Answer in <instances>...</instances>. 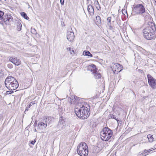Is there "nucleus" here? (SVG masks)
<instances>
[{
    "label": "nucleus",
    "instance_id": "1",
    "mask_svg": "<svg viewBox=\"0 0 156 156\" xmlns=\"http://www.w3.org/2000/svg\"><path fill=\"white\" fill-rule=\"evenodd\" d=\"M90 108L88 104L82 105L80 108H76L75 112L76 115L82 119H85L88 117L90 114Z\"/></svg>",
    "mask_w": 156,
    "mask_h": 156
},
{
    "label": "nucleus",
    "instance_id": "2",
    "mask_svg": "<svg viewBox=\"0 0 156 156\" xmlns=\"http://www.w3.org/2000/svg\"><path fill=\"white\" fill-rule=\"evenodd\" d=\"M5 84L6 87L9 90H15L19 86L17 80L14 77L9 76L7 77L5 81Z\"/></svg>",
    "mask_w": 156,
    "mask_h": 156
},
{
    "label": "nucleus",
    "instance_id": "3",
    "mask_svg": "<svg viewBox=\"0 0 156 156\" xmlns=\"http://www.w3.org/2000/svg\"><path fill=\"white\" fill-rule=\"evenodd\" d=\"M155 27L152 26L147 27L143 30L145 38L148 40L154 39L155 37L154 32Z\"/></svg>",
    "mask_w": 156,
    "mask_h": 156
},
{
    "label": "nucleus",
    "instance_id": "4",
    "mask_svg": "<svg viewBox=\"0 0 156 156\" xmlns=\"http://www.w3.org/2000/svg\"><path fill=\"white\" fill-rule=\"evenodd\" d=\"M77 151L80 156H87L88 151L87 144L84 142L80 143L77 147Z\"/></svg>",
    "mask_w": 156,
    "mask_h": 156
},
{
    "label": "nucleus",
    "instance_id": "5",
    "mask_svg": "<svg viewBox=\"0 0 156 156\" xmlns=\"http://www.w3.org/2000/svg\"><path fill=\"white\" fill-rule=\"evenodd\" d=\"M113 135L111 130L108 127H105L100 133L101 138L103 141H108L111 138Z\"/></svg>",
    "mask_w": 156,
    "mask_h": 156
},
{
    "label": "nucleus",
    "instance_id": "6",
    "mask_svg": "<svg viewBox=\"0 0 156 156\" xmlns=\"http://www.w3.org/2000/svg\"><path fill=\"white\" fill-rule=\"evenodd\" d=\"M132 12L133 14L134 13V15L144 13V16L145 15V17L150 16L149 14L145 12V8L142 4H138L134 6L132 10Z\"/></svg>",
    "mask_w": 156,
    "mask_h": 156
},
{
    "label": "nucleus",
    "instance_id": "7",
    "mask_svg": "<svg viewBox=\"0 0 156 156\" xmlns=\"http://www.w3.org/2000/svg\"><path fill=\"white\" fill-rule=\"evenodd\" d=\"M87 69L88 70L90 71L91 72H92V73L93 74L94 77L96 79H99L101 78V74L97 71L96 66L94 64H91L88 66Z\"/></svg>",
    "mask_w": 156,
    "mask_h": 156
},
{
    "label": "nucleus",
    "instance_id": "8",
    "mask_svg": "<svg viewBox=\"0 0 156 156\" xmlns=\"http://www.w3.org/2000/svg\"><path fill=\"white\" fill-rule=\"evenodd\" d=\"M50 118L48 117L46 118L45 121L44 120L43 122L40 121L39 122L37 126V129L41 130L45 129L46 127L48 124H49L50 123V121H49Z\"/></svg>",
    "mask_w": 156,
    "mask_h": 156
},
{
    "label": "nucleus",
    "instance_id": "9",
    "mask_svg": "<svg viewBox=\"0 0 156 156\" xmlns=\"http://www.w3.org/2000/svg\"><path fill=\"white\" fill-rule=\"evenodd\" d=\"M147 77L149 85L152 89H156V80L149 74L147 75Z\"/></svg>",
    "mask_w": 156,
    "mask_h": 156
},
{
    "label": "nucleus",
    "instance_id": "10",
    "mask_svg": "<svg viewBox=\"0 0 156 156\" xmlns=\"http://www.w3.org/2000/svg\"><path fill=\"white\" fill-rule=\"evenodd\" d=\"M113 71L115 74H117L122 69V67L119 63L114 64L112 67Z\"/></svg>",
    "mask_w": 156,
    "mask_h": 156
},
{
    "label": "nucleus",
    "instance_id": "11",
    "mask_svg": "<svg viewBox=\"0 0 156 156\" xmlns=\"http://www.w3.org/2000/svg\"><path fill=\"white\" fill-rule=\"evenodd\" d=\"M13 19L10 14L6 15L3 17L2 20V23H4L6 25H9L10 23L13 21Z\"/></svg>",
    "mask_w": 156,
    "mask_h": 156
},
{
    "label": "nucleus",
    "instance_id": "12",
    "mask_svg": "<svg viewBox=\"0 0 156 156\" xmlns=\"http://www.w3.org/2000/svg\"><path fill=\"white\" fill-rule=\"evenodd\" d=\"M67 37L68 40L70 42L73 41L75 36L74 33L72 31L71 29H70L67 32Z\"/></svg>",
    "mask_w": 156,
    "mask_h": 156
},
{
    "label": "nucleus",
    "instance_id": "13",
    "mask_svg": "<svg viewBox=\"0 0 156 156\" xmlns=\"http://www.w3.org/2000/svg\"><path fill=\"white\" fill-rule=\"evenodd\" d=\"M58 126L60 128H61V129H63L65 128L66 124L65 118L62 117L60 118Z\"/></svg>",
    "mask_w": 156,
    "mask_h": 156
},
{
    "label": "nucleus",
    "instance_id": "14",
    "mask_svg": "<svg viewBox=\"0 0 156 156\" xmlns=\"http://www.w3.org/2000/svg\"><path fill=\"white\" fill-rule=\"evenodd\" d=\"M9 60L15 65L19 66L21 64V61L19 59H17L16 58H13L10 57Z\"/></svg>",
    "mask_w": 156,
    "mask_h": 156
},
{
    "label": "nucleus",
    "instance_id": "15",
    "mask_svg": "<svg viewBox=\"0 0 156 156\" xmlns=\"http://www.w3.org/2000/svg\"><path fill=\"white\" fill-rule=\"evenodd\" d=\"M76 98V96H72L70 99H69V101L71 104H75Z\"/></svg>",
    "mask_w": 156,
    "mask_h": 156
},
{
    "label": "nucleus",
    "instance_id": "16",
    "mask_svg": "<svg viewBox=\"0 0 156 156\" xmlns=\"http://www.w3.org/2000/svg\"><path fill=\"white\" fill-rule=\"evenodd\" d=\"M87 10L89 13L90 15L93 14H94V9L91 5H89L88 6Z\"/></svg>",
    "mask_w": 156,
    "mask_h": 156
},
{
    "label": "nucleus",
    "instance_id": "17",
    "mask_svg": "<svg viewBox=\"0 0 156 156\" xmlns=\"http://www.w3.org/2000/svg\"><path fill=\"white\" fill-rule=\"evenodd\" d=\"M83 54L86 56H89L90 57L93 56L88 51H84L83 52Z\"/></svg>",
    "mask_w": 156,
    "mask_h": 156
},
{
    "label": "nucleus",
    "instance_id": "18",
    "mask_svg": "<svg viewBox=\"0 0 156 156\" xmlns=\"http://www.w3.org/2000/svg\"><path fill=\"white\" fill-rule=\"evenodd\" d=\"M94 2L97 9L98 10H100L101 9V7L98 1L96 0L94 1Z\"/></svg>",
    "mask_w": 156,
    "mask_h": 156
},
{
    "label": "nucleus",
    "instance_id": "19",
    "mask_svg": "<svg viewBox=\"0 0 156 156\" xmlns=\"http://www.w3.org/2000/svg\"><path fill=\"white\" fill-rule=\"evenodd\" d=\"M36 103H37V101H36L31 102L30 105L27 106L25 109V111H28L29 108H30L32 105H34Z\"/></svg>",
    "mask_w": 156,
    "mask_h": 156
},
{
    "label": "nucleus",
    "instance_id": "20",
    "mask_svg": "<svg viewBox=\"0 0 156 156\" xmlns=\"http://www.w3.org/2000/svg\"><path fill=\"white\" fill-rule=\"evenodd\" d=\"M96 19L97 20V25H99L101 23V20L100 17L99 16H97L96 17Z\"/></svg>",
    "mask_w": 156,
    "mask_h": 156
},
{
    "label": "nucleus",
    "instance_id": "21",
    "mask_svg": "<svg viewBox=\"0 0 156 156\" xmlns=\"http://www.w3.org/2000/svg\"><path fill=\"white\" fill-rule=\"evenodd\" d=\"M147 138H148L149 142H152L153 141L154 138L153 137V136L151 134H148L147 136Z\"/></svg>",
    "mask_w": 156,
    "mask_h": 156
},
{
    "label": "nucleus",
    "instance_id": "22",
    "mask_svg": "<svg viewBox=\"0 0 156 156\" xmlns=\"http://www.w3.org/2000/svg\"><path fill=\"white\" fill-rule=\"evenodd\" d=\"M21 16L26 20H28L29 18L27 16V14L24 12H23L20 13Z\"/></svg>",
    "mask_w": 156,
    "mask_h": 156
},
{
    "label": "nucleus",
    "instance_id": "23",
    "mask_svg": "<svg viewBox=\"0 0 156 156\" xmlns=\"http://www.w3.org/2000/svg\"><path fill=\"white\" fill-rule=\"evenodd\" d=\"M4 15V12L2 11H0V23L1 24H2V20Z\"/></svg>",
    "mask_w": 156,
    "mask_h": 156
},
{
    "label": "nucleus",
    "instance_id": "24",
    "mask_svg": "<svg viewBox=\"0 0 156 156\" xmlns=\"http://www.w3.org/2000/svg\"><path fill=\"white\" fill-rule=\"evenodd\" d=\"M17 29L18 31H20L21 30L22 24L20 23L17 22Z\"/></svg>",
    "mask_w": 156,
    "mask_h": 156
},
{
    "label": "nucleus",
    "instance_id": "25",
    "mask_svg": "<svg viewBox=\"0 0 156 156\" xmlns=\"http://www.w3.org/2000/svg\"><path fill=\"white\" fill-rule=\"evenodd\" d=\"M111 17H108L107 19V25L109 27H111Z\"/></svg>",
    "mask_w": 156,
    "mask_h": 156
},
{
    "label": "nucleus",
    "instance_id": "26",
    "mask_svg": "<svg viewBox=\"0 0 156 156\" xmlns=\"http://www.w3.org/2000/svg\"><path fill=\"white\" fill-rule=\"evenodd\" d=\"M68 51H69L70 53V54H72L74 53V51L71 48H67Z\"/></svg>",
    "mask_w": 156,
    "mask_h": 156
},
{
    "label": "nucleus",
    "instance_id": "27",
    "mask_svg": "<svg viewBox=\"0 0 156 156\" xmlns=\"http://www.w3.org/2000/svg\"><path fill=\"white\" fill-rule=\"evenodd\" d=\"M142 53L146 55H148L150 53L149 52H148L147 51H146L144 49L142 51Z\"/></svg>",
    "mask_w": 156,
    "mask_h": 156
},
{
    "label": "nucleus",
    "instance_id": "28",
    "mask_svg": "<svg viewBox=\"0 0 156 156\" xmlns=\"http://www.w3.org/2000/svg\"><path fill=\"white\" fill-rule=\"evenodd\" d=\"M108 117L109 118H113L115 119H116L117 121V119H116V117L115 116L112 114H110L108 115Z\"/></svg>",
    "mask_w": 156,
    "mask_h": 156
},
{
    "label": "nucleus",
    "instance_id": "29",
    "mask_svg": "<svg viewBox=\"0 0 156 156\" xmlns=\"http://www.w3.org/2000/svg\"><path fill=\"white\" fill-rule=\"evenodd\" d=\"M14 92L12 90H10V91H6V94H12Z\"/></svg>",
    "mask_w": 156,
    "mask_h": 156
},
{
    "label": "nucleus",
    "instance_id": "30",
    "mask_svg": "<svg viewBox=\"0 0 156 156\" xmlns=\"http://www.w3.org/2000/svg\"><path fill=\"white\" fill-rule=\"evenodd\" d=\"M137 50H138L139 51H140L141 52H142V51L144 49L140 46H138L137 47Z\"/></svg>",
    "mask_w": 156,
    "mask_h": 156
},
{
    "label": "nucleus",
    "instance_id": "31",
    "mask_svg": "<svg viewBox=\"0 0 156 156\" xmlns=\"http://www.w3.org/2000/svg\"><path fill=\"white\" fill-rule=\"evenodd\" d=\"M8 67L9 68H11L12 67V64H9L8 65Z\"/></svg>",
    "mask_w": 156,
    "mask_h": 156
},
{
    "label": "nucleus",
    "instance_id": "32",
    "mask_svg": "<svg viewBox=\"0 0 156 156\" xmlns=\"http://www.w3.org/2000/svg\"><path fill=\"white\" fill-rule=\"evenodd\" d=\"M35 142H36L35 140H32V141H31L30 144L33 145H34V144Z\"/></svg>",
    "mask_w": 156,
    "mask_h": 156
},
{
    "label": "nucleus",
    "instance_id": "33",
    "mask_svg": "<svg viewBox=\"0 0 156 156\" xmlns=\"http://www.w3.org/2000/svg\"><path fill=\"white\" fill-rule=\"evenodd\" d=\"M64 0H60V3L62 5H63L64 4Z\"/></svg>",
    "mask_w": 156,
    "mask_h": 156
},
{
    "label": "nucleus",
    "instance_id": "34",
    "mask_svg": "<svg viewBox=\"0 0 156 156\" xmlns=\"http://www.w3.org/2000/svg\"><path fill=\"white\" fill-rule=\"evenodd\" d=\"M152 151V150H151L150 149V150H147V152L148 153H147V154H148V153H149L150 152V151Z\"/></svg>",
    "mask_w": 156,
    "mask_h": 156
},
{
    "label": "nucleus",
    "instance_id": "35",
    "mask_svg": "<svg viewBox=\"0 0 156 156\" xmlns=\"http://www.w3.org/2000/svg\"><path fill=\"white\" fill-rule=\"evenodd\" d=\"M154 4L155 5H156V0H154Z\"/></svg>",
    "mask_w": 156,
    "mask_h": 156
},
{
    "label": "nucleus",
    "instance_id": "36",
    "mask_svg": "<svg viewBox=\"0 0 156 156\" xmlns=\"http://www.w3.org/2000/svg\"><path fill=\"white\" fill-rule=\"evenodd\" d=\"M34 132H37V130L36 129H34Z\"/></svg>",
    "mask_w": 156,
    "mask_h": 156
},
{
    "label": "nucleus",
    "instance_id": "37",
    "mask_svg": "<svg viewBox=\"0 0 156 156\" xmlns=\"http://www.w3.org/2000/svg\"><path fill=\"white\" fill-rule=\"evenodd\" d=\"M154 148H156V144L154 145Z\"/></svg>",
    "mask_w": 156,
    "mask_h": 156
},
{
    "label": "nucleus",
    "instance_id": "38",
    "mask_svg": "<svg viewBox=\"0 0 156 156\" xmlns=\"http://www.w3.org/2000/svg\"><path fill=\"white\" fill-rule=\"evenodd\" d=\"M113 156H116V155H114Z\"/></svg>",
    "mask_w": 156,
    "mask_h": 156
},
{
    "label": "nucleus",
    "instance_id": "39",
    "mask_svg": "<svg viewBox=\"0 0 156 156\" xmlns=\"http://www.w3.org/2000/svg\"><path fill=\"white\" fill-rule=\"evenodd\" d=\"M1 0H0V1H1Z\"/></svg>",
    "mask_w": 156,
    "mask_h": 156
}]
</instances>
